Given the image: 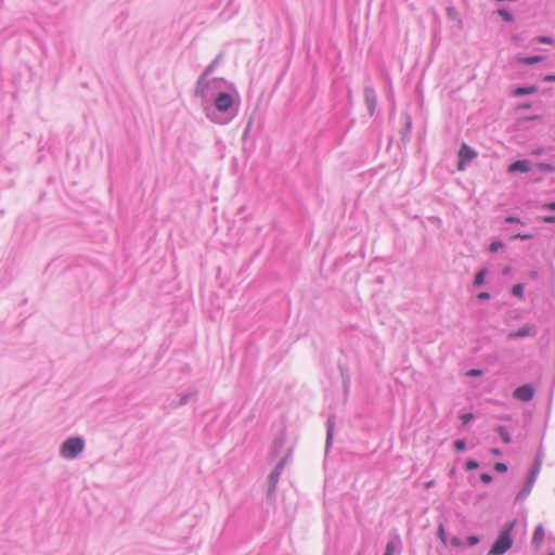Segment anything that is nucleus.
<instances>
[{"instance_id":"nucleus-1","label":"nucleus","mask_w":555,"mask_h":555,"mask_svg":"<svg viewBox=\"0 0 555 555\" xmlns=\"http://www.w3.org/2000/svg\"><path fill=\"white\" fill-rule=\"evenodd\" d=\"M201 107L211 122L228 125L238 114L240 95L236 91L218 92L216 96L201 102Z\"/></svg>"},{"instance_id":"nucleus-2","label":"nucleus","mask_w":555,"mask_h":555,"mask_svg":"<svg viewBox=\"0 0 555 555\" xmlns=\"http://www.w3.org/2000/svg\"><path fill=\"white\" fill-rule=\"evenodd\" d=\"M235 92V87L232 82L221 77L206 78L203 83L196 80L194 95L201 100V102L216 96L218 92Z\"/></svg>"},{"instance_id":"nucleus-3","label":"nucleus","mask_w":555,"mask_h":555,"mask_svg":"<svg viewBox=\"0 0 555 555\" xmlns=\"http://www.w3.org/2000/svg\"><path fill=\"white\" fill-rule=\"evenodd\" d=\"M516 525V520H512L506 522L501 529L498 538L494 540L491 548L489 551V555H503L505 554L513 545L512 532Z\"/></svg>"},{"instance_id":"nucleus-4","label":"nucleus","mask_w":555,"mask_h":555,"mask_svg":"<svg viewBox=\"0 0 555 555\" xmlns=\"http://www.w3.org/2000/svg\"><path fill=\"white\" fill-rule=\"evenodd\" d=\"M83 449L85 440L82 437H70L61 444L60 454L64 459L74 460L83 451Z\"/></svg>"},{"instance_id":"nucleus-5","label":"nucleus","mask_w":555,"mask_h":555,"mask_svg":"<svg viewBox=\"0 0 555 555\" xmlns=\"http://www.w3.org/2000/svg\"><path fill=\"white\" fill-rule=\"evenodd\" d=\"M291 453H292V450L288 449L287 452L278 461L274 468L270 473V475L268 477V491H267L268 498H270L271 494L274 493L276 483L279 482L282 472H283L286 463L288 462Z\"/></svg>"},{"instance_id":"nucleus-6","label":"nucleus","mask_w":555,"mask_h":555,"mask_svg":"<svg viewBox=\"0 0 555 555\" xmlns=\"http://www.w3.org/2000/svg\"><path fill=\"white\" fill-rule=\"evenodd\" d=\"M477 152L466 143H462L457 153V169L465 170L468 164L477 157Z\"/></svg>"},{"instance_id":"nucleus-7","label":"nucleus","mask_w":555,"mask_h":555,"mask_svg":"<svg viewBox=\"0 0 555 555\" xmlns=\"http://www.w3.org/2000/svg\"><path fill=\"white\" fill-rule=\"evenodd\" d=\"M286 444V430L283 428L280 430V433L274 437L270 456L272 459L282 457L289 448H285Z\"/></svg>"},{"instance_id":"nucleus-8","label":"nucleus","mask_w":555,"mask_h":555,"mask_svg":"<svg viewBox=\"0 0 555 555\" xmlns=\"http://www.w3.org/2000/svg\"><path fill=\"white\" fill-rule=\"evenodd\" d=\"M537 335H538L537 325H534L532 323H526L518 330L508 332L507 337H508V339H518V338H525L528 336L534 337Z\"/></svg>"},{"instance_id":"nucleus-9","label":"nucleus","mask_w":555,"mask_h":555,"mask_svg":"<svg viewBox=\"0 0 555 555\" xmlns=\"http://www.w3.org/2000/svg\"><path fill=\"white\" fill-rule=\"evenodd\" d=\"M534 392L535 390L532 385L525 384L514 389L513 397L521 402H529L533 399Z\"/></svg>"},{"instance_id":"nucleus-10","label":"nucleus","mask_w":555,"mask_h":555,"mask_svg":"<svg viewBox=\"0 0 555 555\" xmlns=\"http://www.w3.org/2000/svg\"><path fill=\"white\" fill-rule=\"evenodd\" d=\"M364 102L370 116H373L377 106V94L372 86H365L363 90Z\"/></svg>"},{"instance_id":"nucleus-11","label":"nucleus","mask_w":555,"mask_h":555,"mask_svg":"<svg viewBox=\"0 0 555 555\" xmlns=\"http://www.w3.org/2000/svg\"><path fill=\"white\" fill-rule=\"evenodd\" d=\"M401 551H402V541H401L400 535L396 533V534H393V537H391L388 540L383 555H395L396 553L400 554Z\"/></svg>"},{"instance_id":"nucleus-12","label":"nucleus","mask_w":555,"mask_h":555,"mask_svg":"<svg viewBox=\"0 0 555 555\" xmlns=\"http://www.w3.org/2000/svg\"><path fill=\"white\" fill-rule=\"evenodd\" d=\"M531 170V162L529 159H517L511 163L507 167L508 173L515 172H529Z\"/></svg>"},{"instance_id":"nucleus-13","label":"nucleus","mask_w":555,"mask_h":555,"mask_svg":"<svg viewBox=\"0 0 555 555\" xmlns=\"http://www.w3.org/2000/svg\"><path fill=\"white\" fill-rule=\"evenodd\" d=\"M222 60V53H219L203 70V73L198 76L197 80H199V83H203V81L206 80V78H209L211 74L216 70L218 65L220 64Z\"/></svg>"},{"instance_id":"nucleus-14","label":"nucleus","mask_w":555,"mask_h":555,"mask_svg":"<svg viewBox=\"0 0 555 555\" xmlns=\"http://www.w3.org/2000/svg\"><path fill=\"white\" fill-rule=\"evenodd\" d=\"M535 481L537 480H534V479L526 477V480H525L522 487L520 488V490L517 492V494L515 496V501L520 502V501L526 500L529 496V494L531 493Z\"/></svg>"},{"instance_id":"nucleus-15","label":"nucleus","mask_w":555,"mask_h":555,"mask_svg":"<svg viewBox=\"0 0 555 555\" xmlns=\"http://www.w3.org/2000/svg\"><path fill=\"white\" fill-rule=\"evenodd\" d=\"M546 60L545 55H533V56H524V55H516L515 61L517 64L520 65H534L538 63H541Z\"/></svg>"},{"instance_id":"nucleus-16","label":"nucleus","mask_w":555,"mask_h":555,"mask_svg":"<svg viewBox=\"0 0 555 555\" xmlns=\"http://www.w3.org/2000/svg\"><path fill=\"white\" fill-rule=\"evenodd\" d=\"M535 92H538L537 86H519L514 89L513 95L514 96H524V95L533 94Z\"/></svg>"},{"instance_id":"nucleus-17","label":"nucleus","mask_w":555,"mask_h":555,"mask_svg":"<svg viewBox=\"0 0 555 555\" xmlns=\"http://www.w3.org/2000/svg\"><path fill=\"white\" fill-rule=\"evenodd\" d=\"M545 537V531L543 525H538L534 529L533 535H532V544L537 547L541 545Z\"/></svg>"},{"instance_id":"nucleus-18","label":"nucleus","mask_w":555,"mask_h":555,"mask_svg":"<svg viewBox=\"0 0 555 555\" xmlns=\"http://www.w3.org/2000/svg\"><path fill=\"white\" fill-rule=\"evenodd\" d=\"M197 392L198 391L195 389L189 392L181 393L180 399L177 401V405H172V409H178L180 406L188 404L193 397L197 396Z\"/></svg>"},{"instance_id":"nucleus-19","label":"nucleus","mask_w":555,"mask_h":555,"mask_svg":"<svg viewBox=\"0 0 555 555\" xmlns=\"http://www.w3.org/2000/svg\"><path fill=\"white\" fill-rule=\"evenodd\" d=\"M495 431L498 433V435L500 436V438L502 439V441H503L504 443H506V444H507V443H511L512 438H511V434H509V431H508V429H507V427H506V426H504V425H498V426L495 427Z\"/></svg>"},{"instance_id":"nucleus-20","label":"nucleus","mask_w":555,"mask_h":555,"mask_svg":"<svg viewBox=\"0 0 555 555\" xmlns=\"http://www.w3.org/2000/svg\"><path fill=\"white\" fill-rule=\"evenodd\" d=\"M487 274H488V270L486 268H481L480 270H478L474 278V282H473L474 287L481 286L485 283V279L487 276Z\"/></svg>"},{"instance_id":"nucleus-21","label":"nucleus","mask_w":555,"mask_h":555,"mask_svg":"<svg viewBox=\"0 0 555 555\" xmlns=\"http://www.w3.org/2000/svg\"><path fill=\"white\" fill-rule=\"evenodd\" d=\"M542 464L539 463V461H533L527 477L537 480L540 470H541Z\"/></svg>"},{"instance_id":"nucleus-22","label":"nucleus","mask_w":555,"mask_h":555,"mask_svg":"<svg viewBox=\"0 0 555 555\" xmlns=\"http://www.w3.org/2000/svg\"><path fill=\"white\" fill-rule=\"evenodd\" d=\"M525 285L522 283H517L513 285L511 293L514 297L524 299Z\"/></svg>"},{"instance_id":"nucleus-23","label":"nucleus","mask_w":555,"mask_h":555,"mask_svg":"<svg viewBox=\"0 0 555 555\" xmlns=\"http://www.w3.org/2000/svg\"><path fill=\"white\" fill-rule=\"evenodd\" d=\"M498 14L502 17L503 21L507 23H512L514 21V15L511 11L505 8L498 9Z\"/></svg>"},{"instance_id":"nucleus-24","label":"nucleus","mask_w":555,"mask_h":555,"mask_svg":"<svg viewBox=\"0 0 555 555\" xmlns=\"http://www.w3.org/2000/svg\"><path fill=\"white\" fill-rule=\"evenodd\" d=\"M333 422H332V418H328L327 420V429H326V450H328V448L331 447L332 444V439H333Z\"/></svg>"},{"instance_id":"nucleus-25","label":"nucleus","mask_w":555,"mask_h":555,"mask_svg":"<svg viewBox=\"0 0 555 555\" xmlns=\"http://www.w3.org/2000/svg\"><path fill=\"white\" fill-rule=\"evenodd\" d=\"M537 168L540 170V171H544V172H554L555 171V166H553L552 164L550 163H538L537 164Z\"/></svg>"},{"instance_id":"nucleus-26","label":"nucleus","mask_w":555,"mask_h":555,"mask_svg":"<svg viewBox=\"0 0 555 555\" xmlns=\"http://www.w3.org/2000/svg\"><path fill=\"white\" fill-rule=\"evenodd\" d=\"M533 235L531 233H514L511 236V240H520V241H528L531 240Z\"/></svg>"},{"instance_id":"nucleus-27","label":"nucleus","mask_w":555,"mask_h":555,"mask_svg":"<svg viewBox=\"0 0 555 555\" xmlns=\"http://www.w3.org/2000/svg\"><path fill=\"white\" fill-rule=\"evenodd\" d=\"M503 246H504V244L502 241H500V240L493 241L489 245V251L496 253L499 249L503 248Z\"/></svg>"},{"instance_id":"nucleus-28","label":"nucleus","mask_w":555,"mask_h":555,"mask_svg":"<svg viewBox=\"0 0 555 555\" xmlns=\"http://www.w3.org/2000/svg\"><path fill=\"white\" fill-rule=\"evenodd\" d=\"M479 467V462L473 459H469L465 462L466 470H475Z\"/></svg>"},{"instance_id":"nucleus-29","label":"nucleus","mask_w":555,"mask_h":555,"mask_svg":"<svg viewBox=\"0 0 555 555\" xmlns=\"http://www.w3.org/2000/svg\"><path fill=\"white\" fill-rule=\"evenodd\" d=\"M454 446V449L457 451V452H463L466 450V442L464 439H457L454 441L453 443Z\"/></svg>"},{"instance_id":"nucleus-30","label":"nucleus","mask_w":555,"mask_h":555,"mask_svg":"<svg viewBox=\"0 0 555 555\" xmlns=\"http://www.w3.org/2000/svg\"><path fill=\"white\" fill-rule=\"evenodd\" d=\"M411 130H412V120H411L410 117H406V121H405L404 128L401 131L402 137L404 138L405 135H409Z\"/></svg>"},{"instance_id":"nucleus-31","label":"nucleus","mask_w":555,"mask_h":555,"mask_svg":"<svg viewBox=\"0 0 555 555\" xmlns=\"http://www.w3.org/2000/svg\"><path fill=\"white\" fill-rule=\"evenodd\" d=\"M480 542V538L478 535L472 534L467 537L466 543L468 546H475Z\"/></svg>"},{"instance_id":"nucleus-32","label":"nucleus","mask_w":555,"mask_h":555,"mask_svg":"<svg viewBox=\"0 0 555 555\" xmlns=\"http://www.w3.org/2000/svg\"><path fill=\"white\" fill-rule=\"evenodd\" d=\"M447 16L451 20H456L459 17V12L454 7L447 8Z\"/></svg>"},{"instance_id":"nucleus-33","label":"nucleus","mask_w":555,"mask_h":555,"mask_svg":"<svg viewBox=\"0 0 555 555\" xmlns=\"http://www.w3.org/2000/svg\"><path fill=\"white\" fill-rule=\"evenodd\" d=\"M493 467L498 473H506L508 469L507 464L503 462H496Z\"/></svg>"},{"instance_id":"nucleus-34","label":"nucleus","mask_w":555,"mask_h":555,"mask_svg":"<svg viewBox=\"0 0 555 555\" xmlns=\"http://www.w3.org/2000/svg\"><path fill=\"white\" fill-rule=\"evenodd\" d=\"M460 420L462 421L463 425H466L474 420V414L473 413L461 414Z\"/></svg>"},{"instance_id":"nucleus-35","label":"nucleus","mask_w":555,"mask_h":555,"mask_svg":"<svg viewBox=\"0 0 555 555\" xmlns=\"http://www.w3.org/2000/svg\"><path fill=\"white\" fill-rule=\"evenodd\" d=\"M438 537L442 543L447 542V532L442 524L438 527Z\"/></svg>"},{"instance_id":"nucleus-36","label":"nucleus","mask_w":555,"mask_h":555,"mask_svg":"<svg viewBox=\"0 0 555 555\" xmlns=\"http://www.w3.org/2000/svg\"><path fill=\"white\" fill-rule=\"evenodd\" d=\"M504 222L505 223H519L521 225H524L525 223L516 216H507L505 219H504Z\"/></svg>"},{"instance_id":"nucleus-37","label":"nucleus","mask_w":555,"mask_h":555,"mask_svg":"<svg viewBox=\"0 0 555 555\" xmlns=\"http://www.w3.org/2000/svg\"><path fill=\"white\" fill-rule=\"evenodd\" d=\"M479 478H480L481 482H483L486 485L490 483L493 480L492 475L489 473H481Z\"/></svg>"},{"instance_id":"nucleus-38","label":"nucleus","mask_w":555,"mask_h":555,"mask_svg":"<svg viewBox=\"0 0 555 555\" xmlns=\"http://www.w3.org/2000/svg\"><path fill=\"white\" fill-rule=\"evenodd\" d=\"M538 42L544 43V44H552L554 43V39L548 36H540L537 38Z\"/></svg>"},{"instance_id":"nucleus-39","label":"nucleus","mask_w":555,"mask_h":555,"mask_svg":"<svg viewBox=\"0 0 555 555\" xmlns=\"http://www.w3.org/2000/svg\"><path fill=\"white\" fill-rule=\"evenodd\" d=\"M251 126H253V120L251 118L247 121L246 126H245V129L243 131V140H246L250 130H251Z\"/></svg>"},{"instance_id":"nucleus-40","label":"nucleus","mask_w":555,"mask_h":555,"mask_svg":"<svg viewBox=\"0 0 555 555\" xmlns=\"http://www.w3.org/2000/svg\"><path fill=\"white\" fill-rule=\"evenodd\" d=\"M483 374L482 370L479 369H470L466 375L469 377H479Z\"/></svg>"},{"instance_id":"nucleus-41","label":"nucleus","mask_w":555,"mask_h":555,"mask_svg":"<svg viewBox=\"0 0 555 555\" xmlns=\"http://www.w3.org/2000/svg\"><path fill=\"white\" fill-rule=\"evenodd\" d=\"M543 460H544V452H543V449L540 448L538 450V452L535 453V456H534V460L533 461H539L540 464L543 463Z\"/></svg>"},{"instance_id":"nucleus-42","label":"nucleus","mask_w":555,"mask_h":555,"mask_svg":"<svg viewBox=\"0 0 555 555\" xmlns=\"http://www.w3.org/2000/svg\"><path fill=\"white\" fill-rule=\"evenodd\" d=\"M451 545H452V546H454V547H460V546H462V545H463V541H462V539H461V538H459V537H453V538L451 539Z\"/></svg>"},{"instance_id":"nucleus-43","label":"nucleus","mask_w":555,"mask_h":555,"mask_svg":"<svg viewBox=\"0 0 555 555\" xmlns=\"http://www.w3.org/2000/svg\"><path fill=\"white\" fill-rule=\"evenodd\" d=\"M477 299L480 300V301L488 300V299H490V293H488V292H480L477 295Z\"/></svg>"},{"instance_id":"nucleus-44","label":"nucleus","mask_w":555,"mask_h":555,"mask_svg":"<svg viewBox=\"0 0 555 555\" xmlns=\"http://www.w3.org/2000/svg\"><path fill=\"white\" fill-rule=\"evenodd\" d=\"M542 210H551V211H555V202L545 203V204L542 206Z\"/></svg>"},{"instance_id":"nucleus-45","label":"nucleus","mask_w":555,"mask_h":555,"mask_svg":"<svg viewBox=\"0 0 555 555\" xmlns=\"http://www.w3.org/2000/svg\"><path fill=\"white\" fill-rule=\"evenodd\" d=\"M542 220L545 223H555V216H553V215L544 216L542 218Z\"/></svg>"},{"instance_id":"nucleus-46","label":"nucleus","mask_w":555,"mask_h":555,"mask_svg":"<svg viewBox=\"0 0 555 555\" xmlns=\"http://www.w3.org/2000/svg\"><path fill=\"white\" fill-rule=\"evenodd\" d=\"M543 154H544V149L543 147H538V149L532 151V155H534V156H541Z\"/></svg>"},{"instance_id":"nucleus-47","label":"nucleus","mask_w":555,"mask_h":555,"mask_svg":"<svg viewBox=\"0 0 555 555\" xmlns=\"http://www.w3.org/2000/svg\"><path fill=\"white\" fill-rule=\"evenodd\" d=\"M544 81H547V82H555V74H547V75L544 77Z\"/></svg>"},{"instance_id":"nucleus-48","label":"nucleus","mask_w":555,"mask_h":555,"mask_svg":"<svg viewBox=\"0 0 555 555\" xmlns=\"http://www.w3.org/2000/svg\"><path fill=\"white\" fill-rule=\"evenodd\" d=\"M528 276L531 279V280H537L539 278V272L537 270H532L528 273Z\"/></svg>"},{"instance_id":"nucleus-49","label":"nucleus","mask_w":555,"mask_h":555,"mask_svg":"<svg viewBox=\"0 0 555 555\" xmlns=\"http://www.w3.org/2000/svg\"><path fill=\"white\" fill-rule=\"evenodd\" d=\"M490 453H491V454H493V455H495V456H501V454H502L501 450H500V449H498V448H492V449L490 450Z\"/></svg>"},{"instance_id":"nucleus-50","label":"nucleus","mask_w":555,"mask_h":555,"mask_svg":"<svg viewBox=\"0 0 555 555\" xmlns=\"http://www.w3.org/2000/svg\"><path fill=\"white\" fill-rule=\"evenodd\" d=\"M433 485H434V480H430V481L426 482L425 487L430 488V487H433Z\"/></svg>"},{"instance_id":"nucleus-51","label":"nucleus","mask_w":555,"mask_h":555,"mask_svg":"<svg viewBox=\"0 0 555 555\" xmlns=\"http://www.w3.org/2000/svg\"><path fill=\"white\" fill-rule=\"evenodd\" d=\"M509 271H511V268H509V267H506V268L503 270V274H507Z\"/></svg>"},{"instance_id":"nucleus-52","label":"nucleus","mask_w":555,"mask_h":555,"mask_svg":"<svg viewBox=\"0 0 555 555\" xmlns=\"http://www.w3.org/2000/svg\"><path fill=\"white\" fill-rule=\"evenodd\" d=\"M172 405H177V402L176 401H172L169 406L172 409Z\"/></svg>"},{"instance_id":"nucleus-53","label":"nucleus","mask_w":555,"mask_h":555,"mask_svg":"<svg viewBox=\"0 0 555 555\" xmlns=\"http://www.w3.org/2000/svg\"><path fill=\"white\" fill-rule=\"evenodd\" d=\"M529 107H531V105H530V104H526V105H524V108H529Z\"/></svg>"},{"instance_id":"nucleus-54","label":"nucleus","mask_w":555,"mask_h":555,"mask_svg":"<svg viewBox=\"0 0 555 555\" xmlns=\"http://www.w3.org/2000/svg\"><path fill=\"white\" fill-rule=\"evenodd\" d=\"M546 555H555V552H548Z\"/></svg>"}]
</instances>
